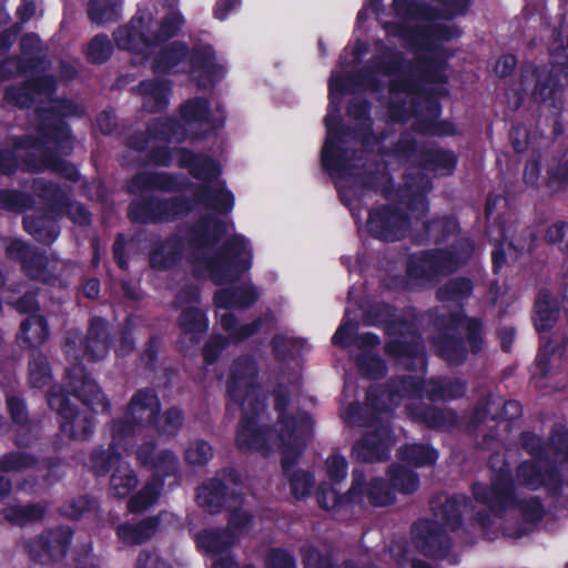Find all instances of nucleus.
Masks as SVG:
<instances>
[{
  "label": "nucleus",
  "instance_id": "1",
  "mask_svg": "<svg viewBox=\"0 0 568 568\" xmlns=\"http://www.w3.org/2000/svg\"><path fill=\"white\" fill-rule=\"evenodd\" d=\"M367 45L357 42L353 48H346L341 57L338 69L332 72L329 89V105L325 116L326 139L322 150L323 166L333 178L342 201L349 204L348 189L357 187L362 183L363 153H351L349 144L361 143L365 148L378 144L375 136L368 132L371 120L367 116V108L353 102L348 108L349 116L358 125V132L351 134L341 131L339 104L344 94L357 89L375 90L379 82H387L388 88V116L392 121H407L414 112L416 122L414 126L429 134H452L453 125L437 123L439 115L438 103L418 90L415 83V71L410 64L403 63L398 52L388 48H381L378 57L371 69L363 70L359 74L344 78L366 53Z\"/></svg>",
  "mask_w": 568,
  "mask_h": 568
},
{
  "label": "nucleus",
  "instance_id": "2",
  "mask_svg": "<svg viewBox=\"0 0 568 568\" xmlns=\"http://www.w3.org/2000/svg\"><path fill=\"white\" fill-rule=\"evenodd\" d=\"M21 51V59L10 58L0 63V82L22 79L21 85L4 89L3 105L29 108L38 104V136L16 144L12 151H0V173H12L20 165V159L26 170H52L75 180L77 170L57 155L71 150L70 132L61 118L77 114L78 106L71 101L52 99L54 82L42 74L47 63L41 57L42 44L38 36H24Z\"/></svg>",
  "mask_w": 568,
  "mask_h": 568
},
{
  "label": "nucleus",
  "instance_id": "3",
  "mask_svg": "<svg viewBox=\"0 0 568 568\" xmlns=\"http://www.w3.org/2000/svg\"><path fill=\"white\" fill-rule=\"evenodd\" d=\"M255 378L256 367L251 358H240L233 364L227 382V408L242 410L236 445L242 452L268 454L280 450L292 495L297 499L304 498L311 493L314 478L306 471L294 469V465L312 434L313 422L306 413H296L286 395L278 390L275 395L277 423L274 429L263 428L264 402Z\"/></svg>",
  "mask_w": 568,
  "mask_h": 568
},
{
  "label": "nucleus",
  "instance_id": "4",
  "mask_svg": "<svg viewBox=\"0 0 568 568\" xmlns=\"http://www.w3.org/2000/svg\"><path fill=\"white\" fill-rule=\"evenodd\" d=\"M225 232L224 223L209 219L190 232L186 242L171 239L162 243L151 254V265L165 270L185 255L197 275L209 277L217 285L235 282L251 268L253 250L250 241L240 234L230 237L224 247L216 248Z\"/></svg>",
  "mask_w": 568,
  "mask_h": 568
},
{
  "label": "nucleus",
  "instance_id": "5",
  "mask_svg": "<svg viewBox=\"0 0 568 568\" xmlns=\"http://www.w3.org/2000/svg\"><path fill=\"white\" fill-rule=\"evenodd\" d=\"M150 20V17L140 13L132 19L130 24L118 29L114 33L116 45L134 54H141L142 59L154 55L152 68L156 73L172 70L190 71L202 87L223 77L225 69L216 60L211 47H205L202 53H196L189 59L183 43L168 42L183 23L178 11L169 12L159 26L156 33L151 30Z\"/></svg>",
  "mask_w": 568,
  "mask_h": 568
},
{
  "label": "nucleus",
  "instance_id": "6",
  "mask_svg": "<svg viewBox=\"0 0 568 568\" xmlns=\"http://www.w3.org/2000/svg\"><path fill=\"white\" fill-rule=\"evenodd\" d=\"M382 2L383 0H367L357 14V24L361 26L373 13L388 34L402 38L418 50H430L437 41L458 37L459 31L456 28L432 20L435 17L452 19L464 13L469 6V0H430L429 8L423 9L409 0H393L394 18L386 21L382 19Z\"/></svg>",
  "mask_w": 568,
  "mask_h": 568
},
{
  "label": "nucleus",
  "instance_id": "7",
  "mask_svg": "<svg viewBox=\"0 0 568 568\" xmlns=\"http://www.w3.org/2000/svg\"><path fill=\"white\" fill-rule=\"evenodd\" d=\"M464 392L463 384L456 382L428 381L420 383L414 377H408L394 383L389 389H371L367 394V407L372 410L369 422L364 420L362 416L363 408L358 404L351 405L343 412L342 417L348 425H368L374 426L375 423L383 422V415L400 404L404 397L409 403L407 408L409 414L416 418L424 420L429 427L439 428L446 424L445 415L437 409L415 410L414 402L426 396L432 400L440 398H454Z\"/></svg>",
  "mask_w": 568,
  "mask_h": 568
},
{
  "label": "nucleus",
  "instance_id": "8",
  "mask_svg": "<svg viewBox=\"0 0 568 568\" xmlns=\"http://www.w3.org/2000/svg\"><path fill=\"white\" fill-rule=\"evenodd\" d=\"M67 379L75 398L82 403V409L75 408L58 386L51 388L48 402L60 416L61 430L74 439H85L93 429L91 413L108 412L110 405L95 382L85 375L81 365L74 363L68 369Z\"/></svg>",
  "mask_w": 568,
  "mask_h": 568
},
{
  "label": "nucleus",
  "instance_id": "9",
  "mask_svg": "<svg viewBox=\"0 0 568 568\" xmlns=\"http://www.w3.org/2000/svg\"><path fill=\"white\" fill-rule=\"evenodd\" d=\"M152 160L161 165L176 163L190 170L191 174L203 182L196 201L205 207L219 213H229L234 207V195L219 181L220 165L204 155H195L184 149H174L169 152L166 146L159 145L153 151Z\"/></svg>",
  "mask_w": 568,
  "mask_h": 568
},
{
  "label": "nucleus",
  "instance_id": "10",
  "mask_svg": "<svg viewBox=\"0 0 568 568\" xmlns=\"http://www.w3.org/2000/svg\"><path fill=\"white\" fill-rule=\"evenodd\" d=\"M494 475L491 486L476 484L473 487L475 499L487 506L496 515L505 511L518 510L527 523H536L542 518L544 508L538 499H518L519 489L513 485L509 467L500 456L490 460Z\"/></svg>",
  "mask_w": 568,
  "mask_h": 568
},
{
  "label": "nucleus",
  "instance_id": "11",
  "mask_svg": "<svg viewBox=\"0 0 568 568\" xmlns=\"http://www.w3.org/2000/svg\"><path fill=\"white\" fill-rule=\"evenodd\" d=\"M224 111L220 105L210 106L204 99L194 98L180 108V121L160 120L152 125L153 140L181 141L186 138H201L223 126Z\"/></svg>",
  "mask_w": 568,
  "mask_h": 568
},
{
  "label": "nucleus",
  "instance_id": "12",
  "mask_svg": "<svg viewBox=\"0 0 568 568\" xmlns=\"http://www.w3.org/2000/svg\"><path fill=\"white\" fill-rule=\"evenodd\" d=\"M468 506L469 503L464 497H452L436 514V521L420 520L417 523L413 528V540L416 548L425 556L435 559L446 558L450 541L442 526L445 525L452 531L456 530L460 524V515Z\"/></svg>",
  "mask_w": 568,
  "mask_h": 568
},
{
  "label": "nucleus",
  "instance_id": "13",
  "mask_svg": "<svg viewBox=\"0 0 568 568\" xmlns=\"http://www.w3.org/2000/svg\"><path fill=\"white\" fill-rule=\"evenodd\" d=\"M387 475L392 487L384 485L378 478L367 480V476L362 470L355 469L353 485L345 500L354 504L386 506L394 503L396 490L403 494H410L419 486L418 477L406 466H394L388 470Z\"/></svg>",
  "mask_w": 568,
  "mask_h": 568
},
{
  "label": "nucleus",
  "instance_id": "14",
  "mask_svg": "<svg viewBox=\"0 0 568 568\" xmlns=\"http://www.w3.org/2000/svg\"><path fill=\"white\" fill-rule=\"evenodd\" d=\"M160 413L158 396L149 389L138 392L131 399L124 419L113 422L111 448L128 450L132 442L154 435Z\"/></svg>",
  "mask_w": 568,
  "mask_h": 568
},
{
  "label": "nucleus",
  "instance_id": "15",
  "mask_svg": "<svg viewBox=\"0 0 568 568\" xmlns=\"http://www.w3.org/2000/svg\"><path fill=\"white\" fill-rule=\"evenodd\" d=\"M152 453L153 446L151 444L142 445L136 450L140 463L153 471V479L129 501L128 507L132 513L142 511L152 506L160 496L161 478L174 475L178 470L179 462L174 453L161 450L151 458L150 454Z\"/></svg>",
  "mask_w": 568,
  "mask_h": 568
},
{
  "label": "nucleus",
  "instance_id": "16",
  "mask_svg": "<svg viewBox=\"0 0 568 568\" xmlns=\"http://www.w3.org/2000/svg\"><path fill=\"white\" fill-rule=\"evenodd\" d=\"M119 449H123V447L112 449L110 446L108 450L94 452L89 467L97 476H104L114 467L110 479V489L113 496L124 498L136 488L139 480L130 465L121 459Z\"/></svg>",
  "mask_w": 568,
  "mask_h": 568
},
{
  "label": "nucleus",
  "instance_id": "17",
  "mask_svg": "<svg viewBox=\"0 0 568 568\" xmlns=\"http://www.w3.org/2000/svg\"><path fill=\"white\" fill-rule=\"evenodd\" d=\"M257 298V292L252 286L237 287L235 291L221 290L215 294V304L221 326L234 341H241L254 334L257 323L236 327V320L230 312L231 308H246Z\"/></svg>",
  "mask_w": 568,
  "mask_h": 568
},
{
  "label": "nucleus",
  "instance_id": "18",
  "mask_svg": "<svg viewBox=\"0 0 568 568\" xmlns=\"http://www.w3.org/2000/svg\"><path fill=\"white\" fill-rule=\"evenodd\" d=\"M458 246V252L434 251L413 257L408 266L409 275L415 278H430L453 272L467 261L471 252L467 241L459 242Z\"/></svg>",
  "mask_w": 568,
  "mask_h": 568
},
{
  "label": "nucleus",
  "instance_id": "19",
  "mask_svg": "<svg viewBox=\"0 0 568 568\" xmlns=\"http://www.w3.org/2000/svg\"><path fill=\"white\" fill-rule=\"evenodd\" d=\"M251 524V516L247 511L235 510L230 518L232 531L205 530L197 535V548L212 556H217L231 547L237 539V534L245 530Z\"/></svg>",
  "mask_w": 568,
  "mask_h": 568
},
{
  "label": "nucleus",
  "instance_id": "20",
  "mask_svg": "<svg viewBox=\"0 0 568 568\" xmlns=\"http://www.w3.org/2000/svg\"><path fill=\"white\" fill-rule=\"evenodd\" d=\"M367 229L377 239L396 241L404 236L407 230V221L402 213L384 207L369 212Z\"/></svg>",
  "mask_w": 568,
  "mask_h": 568
},
{
  "label": "nucleus",
  "instance_id": "21",
  "mask_svg": "<svg viewBox=\"0 0 568 568\" xmlns=\"http://www.w3.org/2000/svg\"><path fill=\"white\" fill-rule=\"evenodd\" d=\"M70 537L71 532L67 528L51 530L30 546V555L43 564L57 560L65 554Z\"/></svg>",
  "mask_w": 568,
  "mask_h": 568
},
{
  "label": "nucleus",
  "instance_id": "22",
  "mask_svg": "<svg viewBox=\"0 0 568 568\" xmlns=\"http://www.w3.org/2000/svg\"><path fill=\"white\" fill-rule=\"evenodd\" d=\"M392 444L388 428L381 425L376 433L368 434L355 444L353 455L362 462L382 460L389 455Z\"/></svg>",
  "mask_w": 568,
  "mask_h": 568
},
{
  "label": "nucleus",
  "instance_id": "23",
  "mask_svg": "<svg viewBox=\"0 0 568 568\" xmlns=\"http://www.w3.org/2000/svg\"><path fill=\"white\" fill-rule=\"evenodd\" d=\"M520 89L530 92L536 101L546 102L556 93L554 80L548 71L526 69L521 74Z\"/></svg>",
  "mask_w": 568,
  "mask_h": 568
},
{
  "label": "nucleus",
  "instance_id": "24",
  "mask_svg": "<svg viewBox=\"0 0 568 568\" xmlns=\"http://www.w3.org/2000/svg\"><path fill=\"white\" fill-rule=\"evenodd\" d=\"M3 245H6L8 257L21 260L23 268L31 277L43 282L48 281L43 270V257L41 255L32 254V256L29 257L31 252L18 240H13L9 244L3 243Z\"/></svg>",
  "mask_w": 568,
  "mask_h": 568
},
{
  "label": "nucleus",
  "instance_id": "25",
  "mask_svg": "<svg viewBox=\"0 0 568 568\" xmlns=\"http://www.w3.org/2000/svg\"><path fill=\"white\" fill-rule=\"evenodd\" d=\"M181 343L196 344L207 328V321L203 312L191 305L180 317Z\"/></svg>",
  "mask_w": 568,
  "mask_h": 568
},
{
  "label": "nucleus",
  "instance_id": "26",
  "mask_svg": "<svg viewBox=\"0 0 568 568\" xmlns=\"http://www.w3.org/2000/svg\"><path fill=\"white\" fill-rule=\"evenodd\" d=\"M106 323L95 318L91 323L87 339L85 352L91 361L102 359L108 354Z\"/></svg>",
  "mask_w": 568,
  "mask_h": 568
},
{
  "label": "nucleus",
  "instance_id": "27",
  "mask_svg": "<svg viewBox=\"0 0 568 568\" xmlns=\"http://www.w3.org/2000/svg\"><path fill=\"white\" fill-rule=\"evenodd\" d=\"M49 336L48 325L44 318L38 314H31L21 324L19 338L31 347L43 344Z\"/></svg>",
  "mask_w": 568,
  "mask_h": 568
},
{
  "label": "nucleus",
  "instance_id": "28",
  "mask_svg": "<svg viewBox=\"0 0 568 568\" xmlns=\"http://www.w3.org/2000/svg\"><path fill=\"white\" fill-rule=\"evenodd\" d=\"M144 108L154 112L165 108L169 103V87L162 81H145L140 85Z\"/></svg>",
  "mask_w": 568,
  "mask_h": 568
},
{
  "label": "nucleus",
  "instance_id": "29",
  "mask_svg": "<svg viewBox=\"0 0 568 568\" xmlns=\"http://www.w3.org/2000/svg\"><path fill=\"white\" fill-rule=\"evenodd\" d=\"M158 526L156 518H146L136 525H121L118 529V535L126 544H141L155 534Z\"/></svg>",
  "mask_w": 568,
  "mask_h": 568
},
{
  "label": "nucleus",
  "instance_id": "30",
  "mask_svg": "<svg viewBox=\"0 0 568 568\" xmlns=\"http://www.w3.org/2000/svg\"><path fill=\"white\" fill-rule=\"evenodd\" d=\"M196 500L200 507L210 513L219 511L224 501V487L217 479L209 480L203 484L196 494Z\"/></svg>",
  "mask_w": 568,
  "mask_h": 568
},
{
  "label": "nucleus",
  "instance_id": "31",
  "mask_svg": "<svg viewBox=\"0 0 568 568\" xmlns=\"http://www.w3.org/2000/svg\"><path fill=\"white\" fill-rule=\"evenodd\" d=\"M558 318V308L550 294L542 292L536 302L535 325L538 331L552 327Z\"/></svg>",
  "mask_w": 568,
  "mask_h": 568
},
{
  "label": "nucleus",
  "instance_id": "32",
  "mask_svg": "<svg viewBox=\"0 0 568 568\" xmlns=\"http://www.w3.org/2000/svg\"><path fill=\"white\" fill-rule=\"evenodd\" d=\"M399 455L402 462L415 467L432 465L438 457L434 449L417 444L403 447Z\"/></svg>",
  "mask_w": 568,
  "mask_h": 568
},
{
  "label": "nucleus",
  "instance_id": "33",
  "mask_svg": "<svg viewBox=\"0 0 568 568\" xmlns=\"http://www.w3.org/2000/svg\"><path fill=\"white\" fill-rule=\"evenodd\" d=\"M386 349L389 354L396 357L412 358L418 365L424 366V354L422 348L415 342L410 343L404 334L400 335V338L390 339L386 345Z\"/></svg>",
  "mask_w": 568,
  "mask_h": 568
},
{
  "label": "nucleus",
  "instance_id": "34",
  "mask_svg": "<svg viewBox=\"0 0 568 568\" xmlns=\"http://www.w3.org/2000/svg\"><path fill=\"white\" fill-rule=\"evenodd\" d=\"M175 183L173 179L162 173H143L134 178L130 189L132 192L143 189L172 190Z\"/></svg>",
  "mask_w": 568,
  "mask_h": 568
},
{
  "label": "nucleus",
  "instance_id": "35",
  "mask_svg": "<svg viewBox=\"0 0 568 568\" xmlns=\"http://www.w3.org/2000/svg\"><path fill=\"white\" fill-rule=\"evenodd\" d=\"M120 12L119 0H91L89 16L92 21L104 23L118 18Z\"/></svg>",
  "mask_w": 568,
  "mask_h": 568
},
{
  "label": "nucleus",
  "instance_id": "36",
  "mask_svg": "<svg viewBox=\"0 0 568 568\" xmlns=\"http://www.w3.org/2000/svg\"><path fill=\"white\" fill-rule=\"evenodd\" d=\"M519 486L535 490L545 484V476L535 463H524L517 473Z\"/></svg>",
  "mask_w": 568,
  "mask_h": 568
},
{
  "label": "nucleus",
  "instance_id": "37",
  "mask_svg": "<svg viewBox=\"0 0 568 568\" xmlns=\"http://www.w3.org/2000/svg\"><path fill=\"white\" fill-rule=\"evenodd\" d=\"M184 457L190 465L202 466L213 457V448L207 442L197 439L186 447Z\"/></svg>",
  "mask_w": 568,
  "mask_h": 568
},
{
  "label": "nucleus",
  "instance_id": "38",
  "mask_svg": "<svg viewBox=\"0 0 568 568\" xmlns=\"http://www.w3.org/2000/svg\"><path fill=\"white\" fill-rule=\"evenodd\" d=\"M23 224L26 231L34 235L39 241L52 242L58 236L57 231L52 226H49V221L43 217L33 219L27 216Z\"/></svg>",
  "mask_w": 568,
  "mask_h": 568
},
{
  "label": "nucleus",
  "instance_id": "39",
  "mask_svg": "<svg viewBox=\"0 0 568 568\" xmlns=\"http://www.w3.org/2000/svg\"><path fill=\"white\" fill-rule=\"evenodd\" d=\"M471 292V284L465 278H459L449 282L444 287L439 288L438 297L440 301H455L459 302L467 297Z\"/></svg>",
  "mask_w": 568,
  "mask_h": 568
},
{
  "label": "nucleus",
  "instance_id": "40",
  "mask_svg": "<svg viewBox=\"0 0 568 568\" xmlns=\"http://www.w3.org/2000/svg\"><path fill=\"white\" fill-rule=\"evenodd\" d=\"M112 52V44L108 37L99 34L95 36L88 45V58L94 63L104 62Z\"/></svg>",
  "mask_w": 568,
  "mask_h": 568
},
{
  "label": "nucleus",
  "instance_id": "41",
  "mask_svg": "<svg viewBox=\"0 0 568 568\" xmlns=\"http://www.w3.org/2000/svg\"><path fill=\"white\" fill-rule=\"evenodd\" d=\"M453 323L456 328H462L467 331L468 341L473 348V352H478L480 349V324L477 320L474 318H464L460 315L453 316Z\"/></svg>",
  "mask_w": 568,
  "mask_h": 568
},
{
  "label": "nucleus",
  "instance_id": "42",
  "mask_svg": "<svg viewBox=\"0 0 568 568\" xmlns=\"http://www.w3.org/2000/svg\"><path fill=\"white\" fill-rule=\"evenodd\" d=\"M30 383L33 387H42L50 379V369L47 359L41 355H33L30 362Z\"/></svg>",
  "mask_w": 568,
  "mask_h": 568
},
{
  "label": "nucleus",
  "instance_id": "43",
  "mask_svg": "<svg viewBox=\"0 0 568 568\" xmlns=\"http://www.w3.org/2000/svg\"><path fill=\"white\" fill-rule=\"evenodd\" d=\"M44 509L39 505L14 507L7 511L6 517L14 524H24L42 517Z\"/></svg>",
  "mask_w": 568,
  "mask_h": 568
},
{
  "label": "nucleus",
  "instance_id": "44",
  "mask_svg": "<svg viewBox=\"0 0 568 568\" xmlns=\"http://www.w3.org/2000/svg\"><path fill=\"white\" fill-rule=\"evenodd\" d=\"M182 413L176 408L165 412L162 418H158L155 434H173L182 425Z\"/></svg>",
  "mask_w": 568,
  "mask_h": 568
},
{
  "label": "nucleus",
  "instance_id": "45",
  "mask_svg": "<svg viewBox=\"0 0 568 568\" xmlns=\"http://www.w3.org/2000/svg\"><path fill=\"white\" fill-rule=\"evenodd\" d=\"M559 355L556 352H549L548 346H544L536 359V366L532 372L534 378L546 377L552 373V363L557 362Z\"/></svg>",
  "mask_w": 568,
  "mask_h": 568
},
{
  "label": "nucleus",
  "instance_id": "46",
  "mask_svg": "<svg viewBox=\"0 0 568 568\" xmlns=\"http://www.w3.org/2000/svg\"><path fill=\"white\" fill-rule=\"evenodd\" d=\"M30 199L17 191H0V206L7 210L22 211L30 205Z\"/></svg>",
  "mask_w": 568,
  "mask_h": 568
},
{
  "label": "nucleus",
  "instance_id": "47",
  "mask_svg": "<svg viewBox=\"0 0 568 568\" xmlns=\"http://www.w3.org/2000/svg\"><path fill=\"white\" fill-rule=\"evenodd\" d=\"M325 467L327 475L333 483H339L347 475V462L341 455H331L325 462Z\"/></svg>",
  "mask_w": 568,
  "mask_h": 568
},
{
  "label": "nucleus",
  "instance_id": "48",
  "mask_svg": "<svg viewBox=\"0 0 568 568\" xmlns=\"http://www.w3.org/2000/svg\"><path fill=\"white\" fill-rule=\"evenodd\" d=\"M494 240L498 242L500 247H497L493 252V263L495 268H499L505 260V246L508 245L509 247H514L515 250H524L525 247L519 244H515L513 241L511 235L509 234V231L506 232L505 230L499 231V236H495Z\"/></svg>",
  "mask_w": 568,
  "mask_h": 568
},
{
  "label": "nucleus",
  "instance_id": "49",
  "mask_svg": "<svg viewBox=\"0 0 568 568\" xmlns=\"http://www.w3.org/2000/svg\"><path fill=\"white\" fill-rule=\"evenodd\" d=\"M440 356L453 364H458L465 358V349L460 342L447 339L439 345Z\"/></svg>",
  "mask_w": 568,
  "mask_h": 568
},
{
  "label": "nucleus",
  "instance_id": "50",
  "mask_svg": "<svg viewBox=\"0 0 568 568\" xmlns=\"http://www.w3.org/2000/svg\"><path fill=\"white\" fill-rule=\"evenodd\" d=\"M348 310L346 311L345 318L342 324L338 326L337 331L332 337V342L334 345L346 346L357 327L356 322L348 318Z\"/></svg>",
  "mask_w": 568,
  "mask_h": 568
},
{
  "label": "nucleus",
  "instance_id": "51",
  "mask_svg": "<svg viewBox=\"0 0 568 568\" xmlns=\"http://www.w3.org/2000/svg\"><path fill=\"white\" fill-rule=\"evenodd\" d=\"M316 496L320 506L327 510L337 509L344 503V498H341L334 488L325 486L318 488Z\"/></svg>",
  "mask_w": 568,
  "mask_h": 568
},
{
  "label": "nucleus",
  "instance_id": "52",
  "mask_svg": "<svg viewBox=\"0 0 568 568\" xmlns=\"http://www.w3.org/2000/svg\"><path fill=\"white\" fill-rule=\"evenodd\" d=\"M33 464V458L24 454H11L0 459V470L9 471L28 467Z\"/></svg>",
  "mask_w": 568,
  "mask_h": 568
},
{
  "label": "nucleus",
  "instance_id": "53",
  "mask_svg": "<svg viewBox=\"0 0 568 568\" xmlns=\"http://www.w3.org/2000/svg\"><path fill=\"white\" fill-rule=\"evenodd\" d=\"M359 368L372 377H378L384 374L385 366L381 358L368 356L358 358L357 361Z\"/></svg>",
  "mask_w": 568,
  "mask_h": 568
},
{
  "label": "nucleus",
  "instance_id": "54",
  "mask_svg": "<svg viewBox=\"0 0 568 568\" xmlns=\"http://www.w3.org/2000/svg\"><path fill=\"white\" fill-rule=\"evenodd\" d=\"M135 568H172L156 552L142 551L136 560Z\"/></svg>",
  "mask_w": 568,
  "mask_h": 568
},
{
  "label": "nucleus",
  "instance_id": "55",
  "mask_svg": "<svg viewBox=\"0 0 568 568\" xmlns=\"http://www.w3.org/2000/svg\"><path fill=\"white\" fill-rule=\"evenodd\" d=\"M159 205L164 209L163 212L154 216V219L159 220L171 219L189 210L184 203L178 201H165L161 202Z\"/></svg>",
  "mask_w": 568,
  "mask_h": 568
},
{
  "label": "nucleus",
  "instance_id": "56",
  "mask_svg": "<svg viewBox=\"0 0 568 568\" xmlns=\"http://www.w3.org/2000/svg\"><path fill=\"white\" fill-rule=\"evenodd\" d=\"M568 234V224L565 222L556 223L548 227L546 239L548 242H560ZM562 250L568 254V240Z\"/></svg>",
  "mask_w": 568,
  "mask_h": 568
},
{
  "label": "nucleus",
  "instance_id": "57",
  "mask_svg": "<svg viewBox=\"0 0 568 568\" xmlns=\"http://www.w3.org/2000/svg\"><path fill=\"white\" fill-rule=\"evenodd\" d=\"M270 568H295L293 558L283 550L276 549L270 554Z\"/></svg>",
  "mask_w": 568,
  "mask_h": 568
},
{
  "label": "nucleus",
  "instance_id": "58",
  "mask_svg": "<svg viewBox=\"0 0 568 568\" xmlns=\"http://www.w3.org/2000/svg\"><path fill=\"white\" fill-rule=\"evenodd\" d=\"M33 189L39 196L52 201H59L61 197V191L53 184H47L42 180H36L33 182Z\"/></svg>",
  "mask_w": 568,
  "mask_h": 568
},
{
  "label": "nucleus",
  "instance_id": "59",
  "mask_svg": "<svg viewBox=\"0 0 568 568\" xmlns=\"http://www.w3.org/2000/svg\"><path fill=\"white\" fill-rule=\"evenodd\" d=\"M224 345H225V342L222 337H220V336L212 337L206 343L204 351H203L205 362L207 364L213 363L216 359L220 351L223 349Z\"/></svg>",
  "mask_w": 568,
  "mask_h": 568
},
{
  "label": "nucleus",
  "instance_id": "60",
  "mask_svg": "<svg viewBox=\"0 0 568 568\" xmlns=\"http://www.w3.org/2000/svg\"><path fill=\"white\" fill-rule=\"evenodd\" d=\"M8 407L11 413L12 419L16 423L21 424L26 420V412L22 400L16 397H11L8 399Z\"/></svg>",
  "mask_w": 568,
  "mask_h": 568
},
{
  "label": "nucleus",
  "instance_id": "61",
  "mask_svg": "<svg viewBox=\"0 0 568 568\" xmlns=\"http://www.w3.org/2000/svg\"><path fill=\"white\" fill-rule=\"evenodd\" d=\"M16 307L21 313H33L38 310V303L33 294H26L16 303Z\"/></svg>",
  "mask_w": 568,
  "mask_h": 568
},
{
  "label": "nucleus",
  "instance_id": "62",
  "mask_svg": "<svg viewBox=\"0 0 568 568\" xmlns=\"http://www.w3.org/2000/svg\"><path fill=\"white\" fill-rule=\"evenodd\" d=\"M239 4V0H220L215 7L214 14L219 20L226 19L229 12Z\"/></svg>",
  "mask_w": 568,
  "mask_h": 568
},
{
  "label": "nucleus",
  "instance_id": "63",
  "mask_svg": "<svg viewBox=\"0 0 568 568\" xmlns=\"http://www.w3.org/2000/svg\"><path fill=\"white\" fill-rule=\"evenodd\" d=\"M456 230H457V224L454 220L435 221L428 226V232L432 234H434L438 231L453 233Z\"/></svg>",
  "mask_w": 568,
  "mask_h": 568
},
{
  "label": "nucleus",
  "instance_id": "64",
  "mask_svg": "<svg viewBox=\"0 0 568 568\" xmlns=\"http://www.w3.org/2000/svg\"><path fill=\"white\" fill-rule=\"evenodd\" d=\"M539 172V164L536 161L528 162L524 171L525 181L529 184L536 183Z\"/></svg>",
  "mask_w": 568,
  "mask_h": 568
}]
</instances>
